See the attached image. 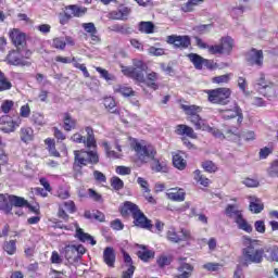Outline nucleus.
<instances>
[{
	"instance_id": "a211bd4d",
	"label": "nucleus",
	"mask_w": 278,
	"mask_h": 278,
	"mask_svg": "<svg viewBox=\"0 0 278 278\" xmlns=\"http://www.w3.org/2000/svg\"><path fill=\"white\" fill-rule=\"evenodd\" d=\"M129 14H131V8L122 4L117 10L109 12L110 21H129Z\"/></svg>"
},
{
	"instance_id": "37998d69",
	"label": "nucleus",
	"mask_w": 278,
	"mask_h": 278,
	"mask_svg": "<svg viewBox=\"0 0 278 278\" xmlns=\"http://www.w3.org/2000/svg\"><path fill=\"white\" fill-rule=\"evenodd\" d=\"M33 125H36L37 127H45L47 125V121L45 119V115L40 113H34L30 118Z\"/></svg>"
},
{
	"instance_id": "39448f33",
	"label": "nucleus",
	"mask_w": 278,
	"mask_h": 278,
	"mask_svg": "<svg viewBox=\"0 0 278 278\" xmlns=\"http://www.w3.org/2000/svg\"><path fill=\"white\" fill-rule=\"evenodd\" d=\"M121 214L122 216H129V214H131L134 225L136 227H140V229H147L148 231L153 229L151 219H149L147 215L140 211V207H138V205L132 202H124L123 206L121 207Z\"/></svg>"
},
{
	"instance_id": "4d7b16f0",
	"label": "nucleus",
	"mask_w": 278,
	"mask_h": 278,
	"mask_svg": "<svg viewBox=\"0 0 278 278\" xmlns=\"http://www.w3.org/2000/svg\"><path fill=\"white\" fill-rule=\"evenodd\" d=\"M22 204L20 205V207H27V210H29V212H33V214H40V208L30 205L29 201H27L25 198H22Z\"/></svg>"
},
{
	"instance_id": "09e8293b",
	"label": "nucleus",
	"mask_w": 278,
	"mask_h": 278,
	"mask_svg": "<svg viewBox=\"0 0 278 278\" xmlns=\"http://www.w3.org/2000/svg\"><path fill=\"white\" fill-rule=\"evenodd\" d=\"M201 166L205 173H216V170H218V166L212 161H204L202 162Z\"/></svg>"
},
{
	"instance_id": "1a4fd4ad",
	"label": "nucleus",
	"mask_w": 278,
	"mask_h": 278,
	"mask_svg": "<svg viewBox=\"0 0 278 278\" xmlns=\"http://www.w3.org/2000/svg\"><path fill=\"white\" fill-rule=\"evenodd\" d=\"M205 94H207V101L210 103H213L214 105H227L229 99H231V89L227 87L207 89L205 90Z\"/></svg>"
},
{
	"instance_id": "0e129e2a",
	"label": "nucleus",
	"mask_w": 278,
	"mask_h": 278,
	"mask_svg": "<svg viewBox=\"0 0 278 278\" xmlns=\"http://www.w3.org/2000/svg\"><path fill=\"white\" fill-rule=\"evenodd\" d=\"M119 34H122V36H129L134 34V28H131L128 24H121Z\"/></svg>"
},
{
	"instance_id": "5701e85b",
	"label": "nucleus",
	"mask_w": 278,
	"mask_h": 278,
	"mask_svg": "<svg viewBox=\"0 0 278 278\" xmlns=\"http://www.w3.org/2000/svg\"><path fill=\"white\" fill-rule=\"evenodd\" d=\"M176 136H181V138H191V140H197V132H194V128L190 127L186 124H178L175 127Z\"/></svg>"
},
{
	"instance_id": "20e7f679",
	"label": "nucleus",
	"mask_w": 278,
	"mask_h": 278,
	"mask_svg": "<svg viewBox=\"0 0 278 278\" xmlns=\"http://www.w3.org/2000/svg\"><path fill=\"white\" fill-rule=\"evenodd\" d=\"M243 249L241 251L242 255V266H249L250 264H262L264 257H266V250L260 248V240L251 239L249 236L242 237Z\"/></svg>"
},
{
	"instance_id": "864d4df0",
	"label": "nucleus",
	"mask_w": 278,
	"mask_h": 278,
	"mask_svg": "<svg viewBox=\"0 0 278 278\" xmlns=\"http://www.w3.org/2000/svg\"><path fill=\"white\" fill-rule=\"evenodd\" d=\"M265 253H269V260L271 262H278V247L277 245L266 249Z\"/></svg>"
},
{
	"instance_id": "ddd939ff",
	"label": "nucleus",
	"mask_w": 278,
	"mask_h": 278,
	"mask_svg": "<svg viewBox=\"0 0 278 278\" xmlns=\"http://www.w3.org/2000/svg\"><path fill=\"white\" fill-rule=\"evenodd\" d=\"M21 125H23L21 116H16V118H12L10 115L0 116V131L2 134H14Z\"/></svg>"
},
{
	"instance_id": "cd10ccee",
	"label": "nucleus",
	"mask_w": 278,
	"mask_h": 278,
	"mask_svg": "<svg viewBox=\"0 0 278 278\" xmlns=\"http://www.w3.org/2000/svg\"><path fill=\"white\" fill-rule=\"evenodd\" d=\"M75 238L79 240V242H89L91 247L97 244V240L90 233L85 232L80 227H76Z\"/></svg>"
},
{
	"instance_id": "dca6fc26",
	"label": "nucleus",
	"mask_w": 278,
	"mask_h": 278,
	"mask_svg": "<svg viewBox=\"0 0 278 278\" xmlns=\"http://www.w3.org/2000/svg\"><path fill=\"white\" fill-rule=\"evenodd\" d=\"M9 38L13 45V47H16V49H20V47H25L27 45V35L18 28H13L9 31Z\"/></svg>"
},
{
	"instance_id": "393cba45",
	"label": "nucleus",
	"mask_w": 278,
	"mask_h": 278,
	"mask_svg": "<svg viewBox=\"0 0 278 278\" xmlns=\"http://www.w3.org/2000/svg\"><path fill=\"white\" fill-rule=\"evenodd\" d=\"M139 251H137V257L141 260V262H151V260L155 258V251L149 250L147 245H139Z\"/></svg>"
},
{
	"instance_id": "79ce46f5",
	"label": "nucleus",
	"mask_w": 278,
	"mask_h": 278,
	"mask_svg": "<svg viewBox=\"0 0 278 278\" xmlns=\"http://www.w3.org/2000/svg\"><path fill=\"white\" fill-rule=\"evenodd\" d=\"M97 73H99L100 77L102 79H105V81H116V76L111 74L108 70L103 67H96Z\"/></svg>"
},
{
	"instance_id": "9d476101",
	"label": "nucleus",
	"mask_w": 278,
	"mask_h": 278,
	"mask_svg": "<svg viewBox=\"0 0 278 278\" xmlns=\"http://www.w3.org/2000/svg\"><path fill=\"white\" fill-rule=\"evenodd\" d=\"M21 205H23V197L0 193V212L5 214V216H12V210L14 207H21Z\"/></svg>"
},
{
	"instance_id": "5fc2aeb1",
	"label": "nucleus",
	"mask_w": 278,
	"mask_h": 278,
	"mask_svg": "<svg viewBox=\"0 0 278 278\" xmlns=\"http://www.w3.org/2000/svg\"><path fill=\"white\" fill-rule=\"evenodd\" d=\"M72 18H73V15L68 11H64L59 16V21L61 25H68Z\"/></svg>"
},
{
	"instance_id": "6ab92c4d",
	"label": "nucleus",
	"mask_w": 278,
	"mask_h": 278,
	"mask_svg": "<svg viewBox=\"0 0 278 278\" xmlns=\"http://www.w3.org/2000/svg\"><path fill=\"white\" fill-rule=\"evenodd\" d=\"M122 255L126 270L122 271V278H134V273H136V265H134V258L127 253V251L122 250Z\"/></svg>"
},
{
	"instance_id": "680f3d73",
	"label": "nucleus",
	"mask_w": 278,
	"mask_h": 278,
	"mask_svg": "<svg viewBox=\"0 0 278 278\" xmlns=\"http://www.w3.org/2000/svg\"><path fill=\"white\" fill-rule=\"evenodd\" d=\"M242 184L247 186V188H258L260 187V180L253 179V178H245Z\"/></svg>"
},
{
	"instance_id": "9b49d317",
	"label": "nucleus",
	"mask_w": 278,
	"mask_h": 278,
	"mask_svg": "<svg viewBox=\"0 0 278 278\" xmlns=\"http://www.w3.org/2000/svg\"><path fill=\"white\" fill-rule=\"evenodd\" d=\"M233 38L230 36H225L219 39V43L212 45L210 47L211 55H231L233 51Z\"/></svg>"
},
{
	"instance_id": "49530a36",
	"label": "nucleus",
	"mask_w": 278,
	"mask_h": 278,
	"mask_svg": "<svg viewBox=\"0 0 278 278\" xmlns=\"http://www.w3.org/2000/svg\"><path fill=\"white\" fill-rule=\"evenodd\" d=\"M156 264L159 268H165V266H170V264H173V256L161 255L157 257Z\"/></svg>"
},
{
	"instance_id": "e433bc0d",
	"label": "nucleus",
	"mask_w": 278,
	"mask_h": 278,
	"mask_svg": "<svg viewBox=\"0 0 278 278\" xmlns=\"http://www.w3.org/2000/svg\"><path fill=\"white\" fill-rule=\"evenodd\" d=\"M138 31H140V34H153L155 31V24L151 21L139 22Z\"/></svg>"
},
{
	"instance_id": "c9c22d12",
	"label": "nucleus",
	"mask_w": 278,
	"mask_h": 278,
	"mask_svg": "<svg viewBox=\"0 0 278 278\" xmlns=\"http://www.w3.org/2000/svg\"><path fill=\"white\" fill-rule=\"evenodd\" d=\"M193 179L197 181V184H200V186H203L204 188H207L210 184H212V180L210 178H206L205 175L201 172V169H195L193 172Z\"/></svg>"
},
{
	"instance_id": "473e14b6",
	"label": "nucleus",
	"mask_w": 278,
	"mask_h": 278,
	"mask_svg": "<svg viewBox=\"0 0 278 278\" xmlns=\"http://www.w3.org/2000/svg\"><path fill=\"white\" fill-rule=\"evenodd\" d=\"M173 165L178 170H186V166H188V162L181 155V152H177L173 155Z\"/></svg>"
},
{
	"instance_id": "774afa93",
	"label": "nucleus",
	"mask_w": 278,
	"mask_h": 278,
	"mask_svg": "<svg viewBox=\"0 0 278 278\" xmlns=\"http://www.w3.org/2000/svg\"><path fill=\"white\" fill-rule=\"evenodd\" d=\"M51 264H62V256H60V253L58 251H53L50 257Z\"/></svg>"
},
{
	"instance_id": "603ef678",
	"label": "nucleus",
	"mask_w": 278,
	"mask_h": 278,
	"mask_svg": "<svg viewBox=\"0 0 278 278\" xmlns=\"http://www.w3.org/2000/svg\"><path fill=\"white\" fill-rule=\"evenodd\" d=\"M229 79H231V74H225L213 77L212 81L213 84H229Z\"/></svg>"
},
{
	"instance_id": "f704fd0d",
	"label": "nucleus",
	"mask_w": 278,
	"mask_h": 278,
	"mask_svg": "<svg viewBox=\"0 0 278 278\" xmlns=\"http://www.w3.org/2000/svg\"><path fill=\"white\" fill-rule=\"evenodd\" d=\"M188 58L197 71H203L205 59L197 53H189Z\"/></svg>"
},
{
	"instance_id": "2eb2a0df",
	"label": "nucleus",
	"mask_w": 278,
	"mask_h": 278,
	"mask_svg": "<svg viewBox=\"0 0 278 278\" xmlns=\"http://www.w3.org/2000/svg\"><path fill=\"white\" fill-rule=\"evenodd\" d=\"M167 45H173L175 49L184 51L192 45V39L188 35H169L166 40Z\"/></svg>"
},
{
	"instance_id": "58836bf2",
	"label": "nucleus",
	"mask_w": 278,
	"mask_h": 278,
	"mask_svg": "<svg viewBox=\"0 0 278 278\" xmlns=\"http://www.w3.org/2000/svg\"><path fill=\"white\" fill-rule=\"evenodd\" d=\"M102 147L104 148L106 157H110V160H121V157H123L122 153L112 150V147H110L108 141L102 142Z\"/></svg>"
},
{
	"instance_id": "c85d7f7f",
	"label": "nucleus",
	"mask_w": 278,
	"mask_h": 278,
	"mask_svg": "<svg viewBox=\"0 0 278 278\" xmlns=\"http://www.w3.org/2000/svg\"><path fill=\"white\" fill-rule=\"evenodd\" d=\"M103 105L110 112L111 114H116L117 116H121V110L114 109L116 108V99L114 97L109 96L103 98Z\"/></svg>"
},
{
	"instance_id": "f257e3e1",
	"label": "nucleus",
	"mask_w": 278,
	"mask_h": 278,
	"mask_svg": "<svg viewBox=\"0 0 278 278\" xmlns=\"http://www.w3.org/2000/svg\"><path fill=\"white\" fill-rule=\"evenodd\" d=\"M85 131L86 136L76 132L71 137L72 142L84 144L87 148V150L81 149L74 151L73 173L75 179L84 175V166H88V164H91L92 166L99 164V152H97L94 129L91 126H86Z\"/></svg>"
},
{
	"instance_id": "052dcab7",
	"label": "nucleus",
	"mask_w": 278,
	"mask_h": 278,
	"mask_svg": "<svg viewBox=\"0 0 278 278\" xmlns=\"http://www.w3.org/2000/svg\"><path fill=\"white\" fill-rule=\"evenodd\" d=\"M52 131L58 142H64V140H66V135L60 128L53 127Z\"/></svg>"
},
{
	"instance_id": "f03ea898",
	"label": "nucleus",
	"mask_w": 278,
	"mask_h": 278,
	"mask_svg": "<svg viewBox=\"0 0 278 278\" xmlns=\"http://www.w3.org/2000/svg\"><path fill=\"white\" fill-rule=\"evenodd\" d=\"M134 66L123 67V75L134 79L139 84V86H146L147 88H150V90H160V83H157L160 74H157V72H150L144 77V73L142 71L147 68V64L142 61H135Z\"/></svg>"
},
{
	"instance_id": "2f4dec72",
	"label": "nucleus",
	"mask_w": 278,
	"mask_h": 278,
	"mask_svg": "<svg viewBox=\"0 0 278 278\" xmlns=\"http://www.w3.org/2000/svg\"><path fill=\"white\" fill-rule=\"evenodd\" d=\"M20 138L25 144H29L34 140V128L33 127H22L20 129Z\"/></svg>"
},
{
	"instance_id": "bf43d9fd",
	"label": "nucleus",
	"mask_w": 278,
	"mask_h": 278,
	"mask_svg": "<svg viewBox=\"0 0 278 278\" xmlns=\"http://www.w3.org/2000/svg\"><path fill=\"white\" fill-rule=\"evenodd\" d=\"M31 114V108H29V104H24L20 109V118H29Z\"/></svg>"
},
{
	"instance_id": "3c124183",
	"label": "nucleus",
	"mask_w": 278,
	"mask_h": 278,
	"mask_svg": "<svg viewBox=\"0 0 278 278\" xmlns=\"http://www.w3.org/2000/svg\"><path fill=\"white\" fill-rule=\"evenodd\" d=\"M14 108V101L12 100H4L1 104V112L4 114V115H8L9 112H12Z\"/></svg>"
},
{
	"instance_id": "a19ab883",
	"label": "nucleus",
	"mask_w": 278,
	"mask_h": 278,
	"mask_svg": "<svg viewBox=\"0 0 278 278\" xmlns=\"http://www.w3.org/2000/svg\"><path fill=\"white\" fill-rule=\"evenodd\" d=\"M175 191L167 193V199H169L170 201H177V202H181V201H186V192L184 191V189H173Z\"/></svg>"
},
{
	"instance_id": "de8ad7c7",
	"label": "nucleus",
	"mask_w": 278,
	"mask_h": 278,
	"mask_svg": "<svg viewBox=\"0 0 278 278\" xmlns=\"http://www.w3.org/2000/svg\"><path fill=\"white\" fill-rule=\"evenodd\" d=\"M111 187L113 190H123V188H125V182L118 176H113L111 178Z\"/></svg>"
},
{
	"instance_id": "72a5a7b5",
	"label": "nucleus",
	"mask_w": 278,
	"mask_h": 278,
	"mask_svg": "<svg viewBox=\"0 0 278 278\" xmlns=\"http://www.w3.org/2000/svg\"><path fill=\"white\" fill-rule=\"evenodd\" d=\"M236 225L238 226V229L241 231H245V233H253V226L244 218V215H242L240 218L236 219Z\"/></svg>"
},
{
	"instance_id": "4c0bfd02",
	"label": "nucleus",
	"mask_w": 278,
	"mask_h": 278,
	"mask_svg": "<svg viewBox=\"0 0 278 278\" xmlns=\"http://www.w3.org/2000/svg\"><path fill=\"white\" fill-rule=\"evenodd\" d=\"M12 87L13 85L10 78H8L5 73H3V71L0 70V91L5 92L8 90H12Z\"/></svg>"
},
{
	"instance_id": "0eeeda50",
	"label": "nucleus",
	"mask_w": 278,
	"mask_h": 278,
	"mask_svg": "<svg viewBox=\"0 0 278 278\" xmlns=\"http://www.w3.org/2000/svg\"><path fill=\"white\" fill-rule=\"evenodd\" d=\"M218 113L224 121H231V118H237V125L228 128L226 130V134H231L232 136H240L239 129L242 125V121H244V114L242 113V109L240 108V105H238V103H235L231 109H219Z\"/></svg>"
},
{
	"instance_id": "b1692460",
	"label": "nucleus",
	"mask_w": 278,
	"mask_h": 278,
	"mask_svg": "<svg viewBox=\"0 0 278 278\" xmlns=\"http://www.w3.org/2000/svg\"><path fill=\"white\" fill-rule=\"evenodd\" d=\"M103 262L109 268L116 266V250L112 247H106L103 251Z\"/></svg>"
},
{
	"instance_id": "423d86ee",
	"label": "nucleus",
	"mask_w": 278,
	"mask_h": 278,
	"mask_svg": "<svg viewBox=\"0 0 278 278\" xmlns=\"http://www.w3.org/2000/svg\"><path fill=\"white\" fill-rule=\"evenodd\" d=\"M180 110L185 112L187 119L191 122L198 131H212L214 129L207 124V121L201 117L200 114L203 112V108L195 104H180Z\"/></svg>"
},
{
	"instance_id": "6e6d98bb",
	"label": "nucleus",
	"mask_w": 278,
	"mask_h": 278,
	"mask_svg": "<svg viewBox=\"0 0 278 278\" xmlns=\"http://www.w3.org/2000/svg\"><path fill=\"white\" fill-rule=\"evenodd\" d=\"M220 265L219 263H206L202 266V268H204V270H207L208 273H216L218 270H220Z\"/></svg>"
},
{
	"instance_id": "13d9d810",
	"label": "nucleus",
	"mask_w": 278,
	"mask_h": 278,
	"mask_svg": "<svg viewBox=\"0 0 278 278\" xmlns=\"http://www.w3.org/2000/svg\"><path fill=\"white\" fill-rule=\"evenodd\" d=\"M55 62H59L61 64H74L75 65V62H77V59L74 56V58H68V56H62V55H58L55 56Z\"/></svg>"
},
{
	"instance_id": "c756f323",
	"label": "nucleus",
	"mask_w": 278,
	"mask_h": 278,
	"mask_svg": "<svg viewBox=\"0 0 278 278\" xmlns=\"http://www.w3.org/2000/svg\"><path fill=\"white\" fill-rule=\"evenodd\" d=\"M65 12H70V14H72V18L73 17L80 18L86 14V12H88V9L81 8L77 4H71L65 7Z\"/></svg>"
},
{
	"instance_id": "338daca9",
	"label": "nucleus",
	"mask_w": 278,
	"mask_h": 278,
	"mask_svg": "<svg viewBox=\"0 0 278 278\" xmlns=\"http://www.w3.org/2000/svg\"><path fill=\"white\" fill-rule=\"evenodd\" d=\"M256 84H257V86H260V88H269V86L273 85V84L266 81V75H264V74H261Z\"/></svg>"
},
{
	"instance_id": "ea45409f",
	"label": "nucleus",
	"mask_w": 278,
	"mask_h": 278,
	"mask_svg": "<svg viewBox=\"0 0 278 278\" xmlns=\"http://www.w3.org/2000/svg\"><path fill=\"white\" fill-rule=\"evenodd\" d=\"M45 144L47 146V149L49 151V154L52 157H61L60 152L58 151V149H55V139L52 138H47L45 140Z\"/></svg>"
},
{
	"instance_id": "f8f14e48",
	"label": "nucleus",
	"mask_w": 278,
	"mask_h": 278,
	"mask_svg": "<svg viewBox=\"0 0 278 278\" xmlns=\"http://www.w3.org/2000/svg\"><path fill=\"white\" fill-rule=\"evenodd\" d=\"M62 254L67 262L73 264L75 262H79V260L84 257V255L86 254V247H84L83 244H68L64 247Z\"/></svg>"
},
{
	"instance_id": "a878e982",
	"label": "nucleus",
	"mask_w": 278,
	"mask_h": 278,
	"mask_svg": "<svg viewBox=\"0 0 278 278\" xmlns=\"http://www.w3.org/2000/svg\"><path fill=\"white\" fill-rule=\"evenodd\" d=\"M63 129L64 131H73L74 129H77V119H75L68 112L63 113Z\"/></svg>"
},
{
	"instance_id": "aec40b11",
	"label": "nucleus",
	"mask_w": 278,
	"mask_h": 278,
	"mask_svg": "<svg viewBox=\"0 0 278 278\" xmlns=\"http://www.w3.org/2000/svg\"><path fill=\"white\" fill-rule=\"evenodd\" d=\"M81 27L90 38L92 45H99V42H101V36L99 35V30L97 29L94 23H83Z\"/></svg>"
},
{
	"instance_id": "412c9836",
	"label": "nucleus",
	"mask_w": 278,
	"mask_h": 278,
	"mask_svg": "<svg viewBox=\"0 0 278 278\" xmlns=\"http://www.w3.org/2000/svg\"><path fill=\"white\" fill-rule=\"evenodd\" d=\"M247 61L250 66H264V51L252 48L248 52Z\"/></svg>"
},
{
	"instance_id": "8fccbe9b",
	"label": "nucleus",
	"mask_w": 278,
	"mask_h": 278,
	"mask_svg": "<svg viewBox=\"0 0 278 278\" xmlns=\"http://www.w3.org/2000/svg\"><path fill=\"white\" fill-rule=\"evenodd\" d=\"M89 199H92L96 203H103V195L97 192V190L89 188L87 190Z\"/></svg>"
},
{
	"instance_id": "e2e57ef3",
	"label": "nucleus",
	"mask_w": 278,
	"mask_h": 278,
	"mask_svg": "<svg viewBox=\"0 0 278 278\" xmlns=\"http://www.w3.org/2000/svg\"><path fill=\"white\" fill-rule=\"evenodd\" d=\"M115 173L122 176L131 175V167L119 165L115 168Z\"/></svg>"
},
{
	"instance_id": "c03bdc74",
	"label": "nucleus",
	"mask_w": 278,
	"mask_h": 278,
	"mask_svg": "<svg viewBox=\"0 0 278 278\" xmlns=\"http://www.w3.org/2000/svg\"><path fill=\"white\" fill-rule=\"evenodd\" d=\"M264 211V203L260 199H255L254 202H250V212L252 214H260Z\"/></svg>"
},
{
	"instance_id": "a18cd8bd",
	"label": "nucleus",
	"mask_w": 278,
	"mask_h": 278,
	"mask_svg": "<svg viewBox=\"0 0 278 278\" xmlns=\"http://www.w3.org/2000/svg\"><path fill=\"white\" fill-rule=\"evenodd\" d=\"M3 251H5L8 255H14L16 253V240L5 241L3 244Z\"/></svg>"
},
{
	"instance_id": "bb28decb",
	"label": "nucleus",
	"mask_w": 278,
	"mask_h": 278,
	"mask_svg": "<svg viewBox=\"0 0 278 278\" xmlns=\"http://www.w3.org/2000/svg\"><path fill=\"white\" fill-rule=\"evenodd\" d=\"M113 92L115 94H122V97H136V91L134 88L127 85L117 84L113 86Z\"/></svg>"
},
{
	"instance_id": "4468645a",
	"label": "nucleus",
	"mask_w": 278,
	"mask_h": 278,
	"mask_svg": "<svg viewBox=\"0 0 278 278\" xmlns=\"http://www.w3.org/2000/svg\"><path fill=\"white\" fill-rule=\"evenodd\" d=\"M180 233L177 232V229L175 227L168 228L166 232V238L168 242H172L173 244H179L180 242H190L192 240V233L190 230L181 228Z\"/></svg>"
},
{
	"instance_id": "f3484780",
	"label": "nucleus",
	"mask_w": 278,
	"mask_h": 278,
	"mask_svg": "<svg viewBox=\"0 0 278 278\" xmlns=\"http://www.w3.org/2000/svg\"><path fill=\"white\" fill-rule=\"evenodd\" d=\"M75 212H77V206L73 200H70L59 205L58 217L66 223L70 218L68 214H75Z\"/></svg>"
},
{
	"instance_id": "69168bd1",
	"label": "nucleus",
	"mask_w": 278,
	"mask_h": 278,
	"mask_svg": "<svg viewBox=\"0 0 278 278\" xmlns=\"http://www.w3.org/2000/svg\"><path fill=\"white\" fill-rule=\"evenodd\" d=\"M254 229L257 233H266V224L264 220H256L254 223Z\"/></svg>"
},
{
	"instance_id": "6e6552de",
	"label": "nucleus",
	"mask_w": 278,
	"mask_h": 278,
	"mask_svg": "<svg viewBox=\"0 0 278 278\" xmlns=\"http://www.w3.org/2000/svg\"><path fill=\"white\" fill-rule=\"evenodd\" d=\"M33 52L29 49L21 51V49L11 50L5 56V62L10 66H29L31 64Z\"/></svg>"
},
{
	"instance_id": "4be33fe9",
	"label": "nucleus",
	"mask_w": 278,
	"mask_h": 278,
	"mask_svg": "<svg viewBox=\"0 0 278 278\" xmlns=\"http://www.w3.org/2000/svg\"><path fill=\"white\" fill-rule=\"evenodd\" d=\"M66 45H68L70 47H75V39L71 36L54 37L52 39L51 47H52V49H58L59 51H64L66 49Z\"/></svg>"
},
{
	"instance_id": "7c9ffc66",
	"label": "nucleus",
	"mask_w": 278,
	"mask_h": 278,
	"mask_svg": "<svg viewBox=\"0 0 278 278\" xmlns=\"http://www.w3.org/2000/svg\"><path fill=\"white\" fill-rule=\"evenodd\" d=\"M225 214L226 216H228V218H233L235 223L236 220L243 216L242 211L238 210L237 204H228L226 206Z\"/></svg>"
},
{
	"instance_id": "7ed1b4c3",
	"label": "nucleus",
	"mask_w": 278,
	"mask_h": 278,
	"mask_svg": "<svg viewBox=\"0 0 278 278\" xmlns=\"http://www.w3.org/2000/svg\"><path fill=\"white\" fill-rule=\"evenodd\" d=\"M134 151H136L137 157L142 164H148L149 160L152 161L151 170L154 173H168V161L156 159L157 150L152 144L143 146L140 142H136L134 144Z\"/></svg>"
}]
</instances>
